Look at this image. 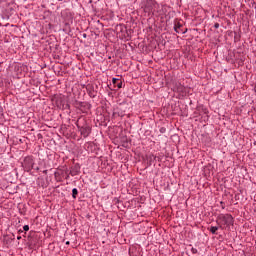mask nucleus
<instances>
[{"instance_id": "obj_1", "label": "nucleus", "mask_w": 256, "mask_h": 256, "mask_svg": "<svg viewBox=\"0 0 256 256\" xmlns=\"http://www.w3.org/2000/svg\"><path fill=\"white\" fill-rule=\"evenodd\" d=\"M76 127L79 130V132L81 133L82 137H84V139H87V137L89 135H91V126H89V124H87V121L83 120V122L81 124V118L78 119V121L76 123Z\"/></svg>"}, {"instance_id": "obj_2", "label": "nucleus", "mask_w": 256, "mask_h": 256, "mask_svg": "<svg viewBox=\"0 0 256 256\" xmlns=\"http://www.w3.org/2000/svg\"><path fill=\"white\" fill-rule=\"evenodd\" d=\"M142 9H144V13H153L155 9H157V1L156 0H143Z\"/></svg>"}, {"instance_id": "obj_3", "label": "nucleus", "mask_w": 256, "mask_h": 256, "mask_svg": "<svg viewBox=\"0 0 256 256\" xmlns=\"http://www.w3.org/2000/svg\"><path fill=\"white\" fill-rule=\"evenodd\" d=\"M219 221L226 227H231V225L234 223V219L231 214H219L217 216V223H219Z\"/></svg>"}, {"instance_id": "obj_4", "label": "nucleus", "mask_w": 256, "mask_h": 256, "mask_svg": "<svg viewBox=\"0 0 256 256\" xmlns=\"http://www.w3.org/2000/svg\"><path fill=\"white\" fill-rule=\"evenodd\" d=\"M22 167L24 171L30 173V171L35 167V158H33V156H26L22 162Z\"/></svg>"}, {"instance_id": "obj_5", "label": "nucleus", "mask_w": 256, "mask_h": 256, "mask_svg": "<svg viewBox=\"0 0 256 256\" xmlns=\"http://www.w3.org/2000/svg\"><path fill=\"white\" fill-rule=\"evenodd\" d=\"M73 105L82 113H87V111L91 109V104L89 102H81L79 100H75Z\"/></svg>"}, {"instance_id": "obj_6", "label": "nucleus", "mask_w": 256, "mask_h": 256, "mask_svg": "<svg viewBox=\"0 0 256 256\" xmlns=\"http://www.w3.org/2000/svg\"><path fill=\"white\" fill-rule=\"evenodd\" d=\"M71 174H70V171H69V169H65V170H60V172H55L54 173V177H55V179H57V177H59V176H62V177H64V179H69V176H70Z\"/></svg>"}, {"instance_id": "obj_7", "label": "nucleus", "mask_w": 256, "mask_h": 256, "mask_svg": "<svg viewBox=\"0 0 256 256\" xmlns=\"http://www.w3.org/2000/svg\"><path fill=\"white\" fill-rule=\"evenodd\" d=\"M86 91L89 97H91L92 99H95V97H97V91H95V88L93 87V85L88 84L86 87Z\"/></svg>"}, {"instance_id": "obj_8", "label": "nucleus", "mask_w": 256, "mask_h": 256, "mask_svg": "<svg viewBox=\"0 0 256 256\" xmlns=\"http://www.w3.org/2000/svg\"><path fill=\"white\" fill-rule=\"evenodd\" d=\"M79 173H81V165L75 164L74 166L71 167L70 175L72 177H75V175H79Z\"/></svg>"}, {"instance_id": "obj_9", "label": "nucleus", "mask_w": 256, "mask_h": 256, "mask_svg": "<svg viewBox=\"0 0 256 256\" xmlns=\"http://www.w3.org/2000/svg\"><path fill=\"white\" fill-rule=\"evenodd\" d=\"M146 161H147V166L146 167H151L155 161H157V156L153 154H147L146 156Z\"/></svg>"}, {"instance_id": "obj_10", "label": "nucleus", "mask_w": 256, "mask_h": 256, "mask_svg": "<svg viewBox=\"0 0 256 256\" xmlns=\"http://www.w3.org/2000/svg\"><path fill=\"white\" fill-rule=\"evenodd\" d=\"M113 117H125V112L118 107L114 109Z\"/></svg>"}, {"instance_id": "obj_11", "label": "nucleus", "mask_w": 256, "mask_h": 256, "mask_svg": "<svg viewBox=\"0 0 256 256\" xmlns=\"http://www.w3.org/2000/svg\"><path fill=\"white\" fill-rule=\"evenodd\" d=\"M182 27H183V25L178 22V23L175 24V26H174V31H175L176 33H187V29H186L185 31H183Z\"/></svg>"}, {"instance_id": "obj_12", "label": "nucleus", "mask_w": 256, "mask_h": 256, "mask_svg": "<svg viewBox=\"0 0 256 256\" xmlns=\"http://www.w3.org/2000/svg\"><path fill=\"white\" fill-rule=\"evenodd\" d=\"M113 85L117 87L118 89H121L123 87V82L119 78H113L112 79Z\"/></svg>"}, {"instance_id": "obj_13", "label": "nucleus", "mask_w": 256, "mask_h": 256, "mask_svg": "<svg viewBox=\"0 0 256 256\" xmlns=\"http://www.w3.org/2000/svg\"><path fill=\"white\" fill-rule=\"evenodd\" d=\"M64 103H65V99H63L62 97L56 98L55 100V105L58 109H61Z\"/></svg>"}, {"instance_id": "obj_14", "label": "nucleus", "mask_w": 256, "mask_h": 256, "mask_svg": "<svg viewBox=\"0 0 256 256\" xmlns=\"http://www.w3.org/2000/svg\"><path fill=\"white\" fill-rule=\"evenodd\" d=\"M208 230L210 231V233H212V235H217V231H219V226H211L210 228H208Z\"/></svg>"}, {"instance_id": "obj_15", "label": "nucleus", "mask_w": 256, "mask_h": 256, "mask_svg": "<svg viewBox=\"0 0 256 256\" xmlns=\"http://www.w3.org/2000/svg\"><path fill=\"white\" fill-rule=\"evenodd\" d=\"M62 111H65L67 109H71V105H69V103H66L64 101V103L62 104V107L60 108Z\"/></svg>"}, {"instance_id": "obj_16", "label": "nucleus", "mask_w": 256, "mask_h": 256, "mask_svg": "<svg viewBox=\"0 0 256 256\" xmlns=\"http://www.w3.org/2000/svg\"><path fill=\"white\" fill-rule=\"evenodd\" d=\"M77 195H79V190L77 188L72 189V197L73 199H77Z\"/></svg>"}, {"instance_id": "obj_17", "label": "nucleus", "mask_w": 256, "mask_h": 256, "mask_svg": "<svg viewBox=\"0 0 256 256\" xmlns=\"http://www.w3.org/2000/svg\"><path fill=\"white\" fill-rule=\"evenodd\" d=\"M241 39V35H237V32H235L234 40L239 41Z\"/></svg>"}, {"instance_id": "obj_18", "label": "nucleus", "mask_w": 256, "mask_h": 256, "mask_svg": "<svg viewBox=\"0 0 256 256\" xmlns=\"http://www.w3.org/2000/svg\"><path fill=\"white\" fill-rule=\"evenodd\" d=\"M160 133H167V128H165V127H161L160 128Z\"/></svg>"}, {"instance_id": "obj_19", "label": "nucleus", "mask_w": 256, "mask_h": 256, "mask_svg": "<svg viewBox=\"0 0 256 256\" xmlns=\"http://www.w3.org/2000/svg\"><path fill=\"white\" fill-rule=\"evenodd\" d=\"M23 231H25V232L29 231V225H24L23 226Z\"/></svg>"}, {"instance_id": "obj_20", "label": "nucleus", "mask_w": 256, "mask_h": 256, "mask_svg": "<svg viewBox=\"0 0 256 256\" xmlns=\"http://www.w3.org/2000/svg\"><path fill=\"white\" fill-rule=\"evenodd\" d=\"M191 252L193 253V255H197V248H191Z\"/></svg>"}, {"instance_id": "obj_21", "label": "nucleus", "mask_w": 256, "mask_h": 256, "mask_svg": "<svg viewBox=\"0 0 256 256\" xmlns=\"http://www.w3.org/2000/svg\"><path fill=\"white\" fill-rule=\"evenodd\" d=\"M220 205H221L222 209H225V202L221 201Z\"/></svg>"}, {"instance_id": "obj_22", "label": "nucleus", "mask_w": 256, "mask_h": 256, "mask_svg": "<svg viewBox=\"0 0 256 256\" xmlns=\"http://www.w3.org/2000/svg\"><path fill=\"white\" fill-rule=\"evenodd\" d=\"M214 29H219V23L216 22V23L214 24Z\"/></svg>"}, {"instance_id": "obj_23", "label": "nucleus", "mask_w": 256, "mask_h": 256, "mask_svg": "<svg viewBox=\"0 0 256 256\" xmlns=\"http://www.w3.org/2000/svg\"><path fill=\"white\" fill-rule=\"evenodd\" d=\"M22 233H25V231L24 230H18V235H22Z\"/></svg>"}, {"instance_id": "obj_24", "label": "nucleus", "mask_w": 256, "mask_h": 256, "mask_svg": "<svg viewBox=\"0 0 256 256\" xmlns=\"http://www.w3.org/2000/svg\"><path fill=\"white\" fill-rule=\"evenodd\" d=\"M82 37L83 39H87V34L86 33L82 34Z\"/></svg>"}, {"instance_id": "obj_25", "label": "nucleus", "mask_w": 256, "mask_h": 256, "mask_svg": "<svg viewBox=\"0 0 256 256\" xmlns=\"http://www.w3.org/2000/svg\"><path fill=\"white\" fill-rule=\"evenodd\" d=\"M33 169H34V171H39V166H37V167L34 166Z\"/></svg>"}, {"instance_id": "obj_26", "label": "nucleus", "mask_w": 256, "mask_h": 256, "mask_svg": "<svg viewBox=\"0 0 256 256\" xmlns=\"http://www.w3.org/2000/svg\"><path fill=\"white\" fill-rule=\"evenodd\" d=\"M20 239H21V234H19V235L17 236V240L20 241Z\"/></svg>"}, {"instance_id": "obj_27", "label": "nucleus", "mask_w": 256, "mask_h": 256, "mask_svg": "<svg viewBox=\"0 0 256 256\" xmlns=\"http://www.w3.org/2000/svg\"><path fill=\"white\" fill-rule=\"evenodd\" d=\"M44 175H47L48 171L47 170H43Z\"/></svg>"}, {"instance_id": "obj_28", "label": "nucleus", "mask_w": 256, "mask_h": 256, "mask_svg": "<svg viewBox=\"0 0 256 256\" xmlns=\"http://www.w3.org/2000/svg\"><path fill=\"white\" fill-rule=\"evenodd\" d=\"M156 159H157L159 162H161V158H160V157H156Z\"/></svg>"}, {"instance_id": "obj_29", "label": "nucleus", "mask_w": 256, "mask_h": 256, "mask_svg": "<svg viewBox=\"0 0 256 256\" xmlns=\"http://www.w3.org/2000/svg\"><path fill=\"white\" fill-rule=\"evenodd\" d=\"M25 235H27V232H24L23 237H25Z\"/></svg>"}, {"instance_id": "obj_30", "label": "nucleus", "mask_w": 256, "mask_h": 256, "mask_svg": "<svg viewBox=\"0 0 256 256\" xmlns=\"http://www.w3.org/2000/svg\"><path fill=\"white\" fill-rule=\"evenodd\" d=\"M66 245H70V242H69V241H67V242H66Z\"/></svg>"}, {"instance_id": "obj_31", "label": "nucleus", "mask_w": 256, "mask_h": 256, "mask_svg": "<svg viewBox=\"0 0 256 256\" xmlns=\"http://www.w3.org/2000/svg\"><path fill=\"white\" fill-rule=\"evenodd\" d=\"M65 25H66V27H69V23H66Z\"/></svg>"}, {"instance_id": "obj_32", "label": "nucleus", "mask_w": 256, "mask_h": 256, "mask_svg": "<svg viewBox=\"0 0 256 256\" xmlns=\"http://www.w3.org/2000/svg\"><path fill=\"white\" fill-rule=\"evenodd\" d=\"M116 203H119V199L116 200Z\"/></svg>"}]
</instances>
